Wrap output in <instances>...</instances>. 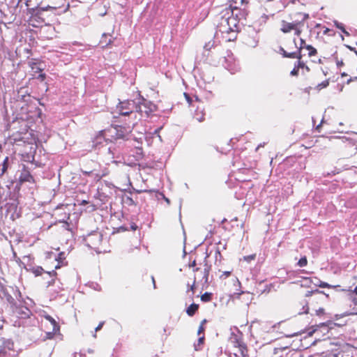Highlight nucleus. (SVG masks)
<instances>
[{"mask_svg": "<svg viewBox=\"0 0 357 357\" xmlns=\"http://www.w3.org/2000/svg\"><path fill=\"white\" fill-rule=\"evenodd\" d=\"M248 4L244 3L242 6L230 4L229 7L225 9V15L231 13V15L227 17H222L218 26V29L225 41L230 42L236 39L239 29V22L245 20L248 14Z\"/></svg>", "mask_w": 357, "mask_h": 357, "instance_id": "f257e3e1", "label": "nucleus"}, {"mask_svg": "<svg viewBox=\"0 0 357 357\" xmlns=\"http://www.w3.org/2000/svg\"><path fill=\"white\" fill-rule=\"evenodd\" d=\"M309 17L307 13H296L291 16L290 21L284 20L281 21L280 29L284 34L293 33L295 36L300 37Z\"/></svg>", "mask_w": 357, "mask_h": 357, "instance_id": "f03ea898", "label": "nucleus"}, {"mask_svg": "<svg viewBox=\"0 0 357 357\" xmlns=\"http://www.w3.org/2000/svg\"><path fill=\"white\" fill-rule=\"evenodd\" d=\"M305 297L308 298L306 301V306L304 311L306 314L309 313L310 309L312 310L320 306H324L330 298L329 294L319 289L308 291L305 294Z\"/></svg>", "mask_w": 357, "mask_h": 357, "instance_id": "7ed1b4c3", "label": "nucleus"}, {"mask_svg": "<svg viewBox=\"0 0 357 357\" xmlns=\"http://www.w3.org/2000/svg\"><path fill=\"white\" fill-rule=\"evenodd\" d=\"M108 139L110 142H114L118 139H128V136L131 133L130 126H123L120 125L112 126L106 129Z\"/></svg>", "mask_w": 357, "mask_h": 357, "instance_id": "20e7f679", "label": "nucleus"}, {"mask_svg": "<svg viewBox=\"0 0 357 357\" xmlns=\"http://www.w3.org/2000/svg\"><path fill=\"white\" fill-rule=\"evenodd\" d=\"M13 123H18L19 127H14V129L16 130V131L13 132L10 138L14 141V142L20 141L25 142V139H26L25 136L27 135L29 130V126L27 123L24 120L21 119L14 121Z\"/></svg>", "mask_w": 357, "mask_h": 357, "instance_id": "39448f33", "label": "nucleus"}, {"mask_svg": "<svg viewBox=\"0 0 357 357\" xmlns=\"http://www.w3.org/2000/svg\"><path fill=\"white\" fill-rule=\"evenodd\" d=\"M335 59L338 68L347 67L351 68L356 66V63L354 62V55L348 51L340 53L336 52Z\"/></svg>", "mask_w": 357, "mask_h": 357, "instance_id": "423d86ee", "label": "nucleus"}, {"mask_svg": "<svg viewBox=\"0 0 357 357\" xmlns=\"http://www.w3.org/2000/svg\"><path fill=\"white\" fill-rule=\"evenodd\" d=\"M102 241V235L99 231H94L84 238L85 244L90 248L99 251Z\"/></svg>", "mask_w": 357, "mask_h": 357, "instance_id": "0eeeda50", "label": "nucleus"}, {"mask_svg": "<svg viewBox=\"0 0 357 357\" xmlns=\"http://www.w3.org/2000/svg\"><path fill=\"white\" fill-rule=\"evenodd\" d=\"M136 102L132 100L121 101L116 107V112L123 116H128L135 111Z\"/></svg>", "mask_w": 357, "mask_h": 357, "instance_id": "6e6552de", "label": "nucleus"}, {"mask_svg": "<svg viewBox=\"0 0 357 357\" xmlns=\"http://www.w3.org/2000/svg\"><path fill=\"white\" fill-rule=\"evenodd\" d=\"M156 105L145 99H142L141 102H136L135 112L140 113L141 114H144L146 116H149L151 113L156 110Z\"/></svg>", "mask_w": 357, "mask_h": 357, "instance_id": "1a4fd4ad", "label": "nucleus"}, {"mask_svg": "<svg viewBox=\"0 0 357 357\" xmlns=\"http://www.w3.org/2000/svg\"><path fill=\"white\" fill-rule=\"evenodd\" d=\"M230 341L234 347L238 349V351L242 357L248 356V347L241 336L236 334H232L230 337Z\"/></svg>", "mask_w": 357, "mask_h": 357, "instance_id": "9d476101", "label": "nucleus"}, {"mask_svg": "<svg viewBox=\"0 0 357 357\" xmlns=\"http://www.w3.org/2000/svg\"><path fill=\"white\" fill-rule=\"evenodd\" d=\"M280 51L282 52V54L284 57L297 59L298 61L296 64L298 66L299 70H301V69L303 70H305L307 73L310 71V68L302 60V55L301 53H297L296 52L288 53L283 48H281Z\"/></svg>", "mask_w": 357, "mask_h": 357, "instance_id": "9b49d317", "label": "nucleus"}, {"mask_svg": "<svg viewBox=\"0 0 357 357\" xmlns=\"http://www.w3.org/2000/svg\"><path fill=\"white\" fill-rule=\"evenodd\" d=\"M211 271V265H208L207 263H205L204 265V268L202 269L200 268H195L193 269L194 272H199L200 275L197 276L198 282L206 284L208 280V275Z\"/></svg>", "mask_w": 357, "mask_h": 357, "instance_id": "f8f14e48", "label": "nucleus"}, {"mask_svg": "<svg viewBox=\"0 0 357 357\" xmlns=\"http://www.w3.org/2000/svg\"><path fill=\"white\" fill-rule=\"evenodd\" d=\"M341 149L346 153L352 155L355 154L357 150V146L355 142L352 139H344L342 140Z\"/></svg>", "mask_w": 357, "mask_h": 357, "instance_id": "ddd939ff", "label": "nucleus"}, {"mask_svg": "<svg viewBox=\"0 0 357 357\" xmlns=\"http://www.w3.org/2000/svg\"><path fill=\"white\" fill-rule=\"evenodd\" d=\"M25 182L35 183L36 181H35L34 178L33 177V176L31 174L28 168L25 165H23V168L21 171V173H20V175L19 177V183L20 184H22Z\"/></svg>", "mask_w": 357, "mask_h": 357, "instance_id": "4468645a", "label": "nucleus"}, {"mask_svg": "<svg viewBox=\"0 0 357 357\" xmlns=\"http://www.w3.org/2000/svg\"><path fill=\"white\" fill-rule=\"evenodd\" d=\"M297 353L287 348H275L271 357H297Z\"/></svg>", "mask_w": 357, "mask_h": 357, "instance_id": "2eb2a0df", "label": "nucleus"}, {"mask_svg": "<svg viewBox=\"0 0 357 357\" xmlns=\"http://www.w3.org/2000/svg\"><path fill=\"white\" fill-rule=\"evenodd\" d=\"M45 318L48 320L52 326V331L47 333V337L52 339L54 335L58 333L60 331V326L58 323L50 315H45Z\"/></svg>", "mask_w": 357, "mask_h": 357, "instance_id": "dca6fc26", "label": "nucleus"}, {"mask_svg": "<svg viewBox=\"0 0 357 357\" xmlns=\"http://www.w3.org/2000/svg\"><path fill=\"white\" fill-rule=\"evenodd\" d=\"M107 138L108 136L106 129L100 130L93 139V146L96 148L98 145L102 144L103 141H109Z\"/></svg>", "mask_w": 357, "mask_h": 357, "instance_id": "f3484780", "label": "nucleus"}, {"mask_svg": "<svg viewBox=\"0 0 357 357\" xmlns=\"http://www.w3.org/2000/svg\"><path fill=\"white\" fill-rule=\"evenodd\" d=\"M316 29H319L320 31L318 32V34L322 33L323 35H328L329 36H334L335 35V32L334 30L331 29L328 27H326L324 26H322L320 24H317L315 26Z\"/></svg>", "mask_w": 357, "mask_h": 357, "instance_id": "a211bd4d", "label": "nucleus"}, {"mask_svg": "<svg viewBox=\"0 0 357 357\" xmlns=\"http://www.w3.org/2000/svg\"><path fill=\"white\" fill-rule=\"evenodd\" d=\"M206 113L203 107H197V109L194 114V119L199 122H202L205 119Z\"/></svg>", "mask_w": 357, "mask_h": 357, "instance_id": "6ab92c4d", "label": "nucleus"}, {"mask_svg": "<svg viewBox=\"0 0 357 357\" xmlns=\"http://www.w3.org/2000/svg\"><path fill=\"white\" fill-rule=\"evenodd\" d=\"M102 46H107L113 43L112 36L110 33H104L100 41Z\"/></svg>", "mask_w": 357, "mask_h": 357, "instance_id": "aec40b11", "label": "nucleus"}, {"mask_svg": "<svg viewBox=\"0 0 357 357\" xmlns=\"http://www.w3.org/2000/svg\"><path fill=\"white\" fill-rule=\"evenodd\" d=\"M199 305L196 303L191 304L187 309H186V313L188 316L192 317L195 314V313L199 310Z\"/></svg>", "mask_w": 357, "mask_h": 357, "instance_id": "412c9836", "label": "nucleus"}, {"mask_svg": "<svg viewBox=\"0 0 357 357\" xmlns=\"http://www.w3.org/2000/svg\"><path fill=\"white\" fill-rule=\"evenodd\" d=\"M29 65L34 73H40L43 70V69L38 66V62L34 59L30 61L29 62Z\"/></svg>", "mask_w": 357, "mask_h": 357, "instance_id": "4be33fe9", "label": "nucleus"}, {"mask_svg": "<svg viewBox=\"0 0 357 357\" xmlns=\"http://www.w3.org/2000/svg\"><path fill=\"white\" fill-rule=\"evenodd\" d=\"M305 50L307 51V56L310 58L314 57V56L317 57V54H318L317 50L312 45H309L307 46H305Z\"/></svg>", "mask_w": 357, "mask_h": 357, "instance_id": "5701e85b", "label": "nucleus"}, {"mask_svg": "<svg viewBox=\"0 0 357 357\" xmlns=\"http://www.w3.org/2000/svg\"><path fill=\"white\" fill-rule=\"evenodd\" d=\"M8 302L10 304L11 307L13 308V311H15L17 313L20 314L19 312H17V307L16 306V303L15 299L10 295H8L6 298Z\"/></svg>", "mask_w": 357, "mask_h": 357, "instance_id": "b1692460", "label": "nucleus"}, {"mask_svg": "<svg viewBox=\"0 0 357 357\" xmlns=\"http://www.w3.org/2000/svg\"><path fill=\"white\" fill-rule=\"evenodd\" d=\"M312 310L315 312V315L318 317H323L326 314L325 309L324 308V306H320L317 308H314Z\"/></svg>", "mask_w": 357, "mask_h": 357, "instance_id": "393cba45", "label": "nucleus"}, {"mask_svg": "<svg viewBox=\"0 0 357 357\" xmlns=\"http://www.w3.org/2000/svg\"><path fill=\"white\" fill-rule=\"evenodd\" d=\"M56 8H57L56 6H48L46 8H39L38 9H37V10L36 12V15H42L43 13L48 9L56 10Z\"/></svg>", "mask_w": 357, "mask_h": 357, "instance_id": "a878e982", "label": "nucleus"}, {"mask_svg": "<svg viewBox=\"0 0 357 357\" xmlns=\"http://www.w3.org/2000/svg\"><path fill=\"white\" fill-rule=\"evenodd\" d=\"M334 24H335V26L340 29L344 34H346V36H349L350 34L345 30V28H344V25L341 23V22H339L337 21H335L334 22Z\"/></svg>", "mask_w": 357, "mask_h": 357, "instance_id": "bb28decb", "label": "nucleus"}, {"mask_svg": "<svg viewBox=\"0 0 357 357\" xmlns=\"http://www.w3.org/2000/svg\"><path fill=\"white\" fill-rule=\"evenodd\" d=\"M212 299V294L208 292H205L204 294L201 296V300L203 302H209Z\"/></svg>", "mask_w": 357, "mask_h": 357, "instance_id": "cd10ccee", "label": "nucleus"}, {"mask_svg": "<svg viewBox=\"0 0 357 357\" xmlns=\"http://www.w3.org/2000/svg\"><path fill=\"white\" fill-rule=\"evenodd\" d=\"M135 157L136 160H140L143 158V151L141 147L136 148V155Z\"/></svg>", "mask_w": 357, "mask_h": 357, "instance_id": "c85d7f7f", "label": "nucleus"}, {"mask_svg": "<svg viewBox=\"0 0 357 357\" xmlns=\"http://www.w3.org/2000/svg\"><path fill=\"white\" fill-rule=\"evenodd\" d=\"M199 282H198L197 280V278L196 275H195L194 277V280H193V282L192 284H188L189 289H188V291H191L192 294L195 293V286H196V284L197 283H199Z\"/></svg>", "mask_w": 357, "mask_h": 357, "instance_id": "c756f323", "label": "nucleus"}, {"mask_svg": "<svg viewBox=\"0 0 357 357\" xmlns=\"http://www.w3.org/2000/svg\"><path fill=\"white\" fill-rule=\"evenodd\" d=\"M47 273L52 278V280L49 282V285H52L55 282V279L57 276V273L55 271H52L47 272Z\"/></svg>", "mask_w": 357, "mask_h": 357, "instance_id": "7c9ffc66", "label": "nucleus"}, {"mask_svg": "<svg viewBox=\"0 0 357 357\" xmlns=\"http://www.w3.org/2000/svg\"><path fill=\"white\" fill-rule=\"evenodd\" d=\"M298 266L299 267H304V266H306L307 265V257L305 256L301 257L298 263H297Z\"/></svg>", "mask_w": 357, "mask_h": 357, "instance_id": "2f4dec72", "label": "nucleus"}, {"mask_svg": "<svg viewBox=\"0 0 357 357\" xmlns=\"http://www.w3.org/2000/svg\"><path fill=\"white\" fill-rule=\"evenodd\" d=\"M204 339H205L204 335H202V337H200L198 339L197 344H196L195 346V350L198 351V350H200L202 349V346L204 344Z\"/></svg>", "mask_w": 357, "mask_h": 357, "instance_id": "473e14b6", "label": "nucleus"}, {"mask_svg": "<svg viewBox=\"0 0 357 357\" xmlns=\"http://www.w3.org/2000/svg\"><path fill=\"white\" fill-rule=\"evenodd\" d=\"M44 272V270L42 267L40 266H38L35 268H33L32 269V273L36 275V276H39V275H41L42 273Z\"/></svg>", "mask_w": 357, "mask_h": 357, "instance_id": "72a5a7b5", "label": "nucleus"}, {"mask_svg": "<svg viewBox=\"0 0 357 357\" xmlns=\"http://www.w3.org/2000/svg\"><path fill=\"white\" fill-rule=\"evenodd\" d=\"M317 286L319 287H321V288H328V289H331V288H335L336 287V286H333L331 284H329L327 282H322L321 281L318 284Z\"/></svg>", "mask_w": 357, "mask_h": 357, "instance_id": "f704fd0d", "label": "nucleus"}, {"mask_svg": "<svg viewBox=\"0 0 357 357\" xmlns=\"http://www.w3.org/2000/svg\"><path fill=\"white\" fill-rule=\"evenodd\" d=\"M230 4L240 5L241 6H243L244 3H248L246 0H230Z\"/></svg>", "mask_w": 357, "mask_h": 357, "instance_id": "c9c22d12", "label": "nucleus"}, {"mask_svg": "<svg viewBox=\"0 0 357 357\" xmlns=\"http://www.w3.org/2000/svg\"><path fill=\"white\" fill-rule=\"evenodd\" d=\"M309 45L308 44H306L305 40L303 38L300 39V46L298 47V51L296 52L297 53H301V50H305V46Z\"/></svg>", "mask_w": 357, "mask_h": 357, "instance_id": "e433bc0d", "label": "nucleus"}, {"mask_svg": "<svg viewBox=\"0 0 357 357\" xmlns=\"http://www.w3.org/2000/svg\"><path fill=\"white\" fill-rule=\"evenodd\" d=\"M124 202L128 206H135L136 205L135 202L130 197H126Z\"/></svg>", "mask_w": 357, "mask_h": 357, "instance_id": "4c0bfd02", "label": "nucleus"}, {"mask_svg": "<svg viewBox=\"0 0 357 357\" xmlns=\"http://www.w3.org/2000/svg\"><path fill=\"white\" fill-rule=\"evenodd\" d=\"M108 174V171L107 169H104L102 173L100 174H96V178H98V180L101 179L102 177L107 176Z\"/></svg>", "mask_w": 357, "mask_h": 357, "instance_id": "58836bf2", "label": "nucleus"}, {"mask_svg": "<svg viewBox=\"0 0 357 357\" xmlns=\"http://www.w3.org/2000/svg\"><path fill=\"white\" fill-rule=\"evenodd\" d=\"M299 69L298 68V66H296V64L295 63L294 65V68H293V70L291 71L290 73V75H292V76H298V73H299Z\"/></svg>", "mask_w": 357, "mask_h": 357, "instance_id": "ea45409f", "label": "nucleus"}, {"mask_svg": "<svg viewBox=\"0 0 357 357\" xmlns=\"http://www.w3.org/2000/svg\"><path fill=\"white\" fill-rule=\"evenodd\" d=\"M213 46V42L209 41L204 45V49H206V50H210Z\"/></svg>", "mask_w": 357, "mask_h": 357, "instance_id": "a19ab883", "label": "nucleus"}, {"mask_svg": "<svg viewBox=\"0 0 357 357\" xmlns=\"http://www.w3.org/2000/svg\"><path fill=\"white\" fill-rule=\"evenodd\" d=\"M8 165H3L2 164V169H1V172L0 173V176H2L3 175L4 173H6V172L7 171L8 169Z\"/></svg>", "mask_w": 357, "mask_h": 357, "instance_id": "79ce46f5", "label": "nucleus"}, {"mask_svg": "<svg viewBox=\"0 0 357 357\" xmlns=\"http://www.w3.org/2000/svg\"><path fill=\"white\" fill-rule=\"evenodd\" d=\"M231 271H225L222 273V274L220 275V278H228L231 275Z\"/></svg>", "mask_w": 357, "mask_h": 357, "instance_id": "37998d69", "label": "nucleus"}, {"mask_svg": "<svg viewBox=\"0 0 357 357\" xmlns=\"http://www.w3.org/2000/svg\"><path fill=\"white\" fill-rule=\"evenodd\" d=\"M184 96H185V100H187V102L190 105L192 103V98L190 96V95L188 93H184Z\"/></svg>", "mask_w": 357, "mask_h": 357, "instance_id": "c03bdc74", "label": "nucleus"}, {"mask_svg": "<svg viewBox=\"0 0 357 357\" xmlns=\"http://www.w3.org/2000/svg\"><path fill=\"white\" fill-rule=\"evenodd\" d=\"M204 331H205L204 326L199 325V328H198V331H197L198 335H199L201 333H203L204 332Z\"/></svg>", "mask_w": 357, "mask_h": 357, "instance_id": "a18cd8bd", "label": "nucleus"}, {"mask_svg": "<svg viewBox=\"0 0 357 357\" xmlns=\"http://www.w3.org/2000/svg\"><path fill=\"white\" fill-rule=\"evenodd\" d=\"M104 324H105L104 321L100 322L99 324L98 325V326L95 328V331L97 332V331L101 330V328H102Z\"/></svg>", "mask_w": 357, "mask_h": 357, "instance_id": "49530a36", "label": "nucleus"}, {"mask_svg": "<svg viewBox=\"0 0 357 357\" xmlns=\"http://www.w3.org/2000/svg\"><path fill=\"white\" fill-rule=\"evenodd\" d=\"M0 357H8L6 351L0 352Z\"/></svg>", "mask_w": 357, "mask_h": 357, "instance_id": "de8ad7c7", "label": "nucleus"}, {"mask_svg": "<svg viewBox=\"0 0 357 357\" xmlns=\"http://www.w3.org/2000/svg\"><path fill=\"white\" fill-rule=\"evenodd\" d=\"M8 161H9L8 157H6L5 159L3 160V165H8Z\"/></svg>", "mask_w": 357, "mask_h": 357, "instance_id": "09e8293b", "label": "nucleus"}, {"mask_svg": "<svg viewBox=\"0 0 357 357\" xmlns=\"http://www.w3.org/2000/svg\"><path fill=\"white\" fill-rule=\"evenodd\" d=\"M196 264H196V261H195V260H194V261H192L190 264V267H192V268H194V267H195V266H196Z\"/></svg>", "mask_w": 357, "mask_h": 357, "instance_id": "8fccbe9b", "label": "nucleus"}, {"mask_svg": "<svg viewBox=\"0 0 357 357\" xmlns=\"http://www.w3.org/2000/svg\"><path fill=\"white\" fill-rule=\"evenodd\" d=\"M38 77H40L42 80H44L45 78V75L40 73Z\"/></svg>", "mask_w": 357, "mask_h": 357, "instance_id": "3c124183", "label": "nucleus"}, {"mask_svg": "<svg viewBox=\"0 0 357 357\" xmlns=\"http://www.w3.org/2000/svg\"><path fill=\"white\" fill-rule=\"evenodd\" d=\"M255 257H256L255 255H252L248 256L247 258L249 259H255Z\"/></svg>", "mask_w": 357, "mask_h": 357, "instance_id": "603ef678", "label": "nucleus"}, {"mask_svg": "<svg viewBox=\"0 0 357 357\" xmlns=\"http://www.w3.org/2000/svg\"><path fill=\"white\" fill-rule=\"evenodd\" d=\"M84 174L85 175L89 176V175H91V174H93V171H91V172H84Z\"/></svg>", "mask_w": 357, "mask_h": 357, "instance_id": "864d4df0", "label": "nucleus"}, {"mask_svg": "<svg viewBox=\"0 0 357 357\" xmlns=\"http://www.w3.org/2000/svg\"><path fill=\"white\" fill-rule=\"evenodd\" d=\"M151 280H152V282L153 284V287L155 288V282L154 278L153 276L151 277Z\"/></svg>", "mask_w": 357, "mask_h": 357, "instance_id": "5fc2aeb1", "label": "nucleus"}, {"mask_svg": "<svg viewBox=\"0 0 357 357\" xmlns=\"http://www.w3.org/2000/svg\"><path fill=\"white\" fill-rule=\"evenodd\" d=\"M206 322H207L206 319H203V320L201 321L200 325L204 326V324H205Z\"/></svg>", "mask_w": 357, "mask_h": 357, "instance_id": "6e6d98bb", "label": "nucleus"}, {"mask_svg": "<svg viewBox=\"0 0 357 357\" xmlns=\"http://www.w3.org/2000/svg\"><path fill=\"white\" fill-rule=\"evenodd\" d=\"M86 204H88V202L86 200H83L81 203V205H86Z\"/></svg>", "mask_w": 357, "mask_h": 357, "instance_id": "4d7b16f0", "label": "nucleus"}, {"mask_svg": "<svg viewBox=\"0 0 357 357\" xmlns=\"http://www.w3.org/2000/svg\"><path fill=\"white\" fill-rule=\"evenodd\" d=\"M328 82L326 83H322L321 85H322V87H326L327 85H328Z\"/></svg>", "mask_w": 357, "mask_h": 357, "instance_id": "13d9d810", "label": "nucleus"}, {"mask_svg": "<svg viewBox=\"0 0 357 357\" xmlns=\"http://www.w3.org/2000/svg\"><path fill=\"white\" fill-rule=\"evenodd\" d=\"M347 75H347V73H344H344H342V77H346V76H347Z\"/></svg>", "mask_w": 357, "mask_h": 357, "instance_id": "bf43d9fd", "label": "nucleus"}, {"mask_svg": "<svg viewBox=\"0 0 357 357\" xmlns=\"http://www.w3.org/2000/svg\"><path fill=\"white\" fill-rule=\"evenodd\" d=\"M354 292L357 295V286L354 288Z\"/></svg>", "mask_w": 357, "mask_h": 357, "instance_id": "052dcab7", "label": "nucleus"}, {"mask_svg": "<svg viewBox=\"0 0 357 357\" xmlns=\"http://www.w3.org/2000/svg\"><path fill=\"white\" fill-rule=\"evenodd\" d=\"M59 268H60V265L58 264L56 266H55V268L57 269Z\"/></svg>", "mask_w": 357, "mask_h": 357, "instance_id": "680f3d73", "label": "nucleus"}, {"mask_svg": "<svg viewBox=\"0 0 357 357\" xmlns=\"http://www.w3.org/2000/svg\"><path fill=\"white\" fill-rule=\"evenodd\" d=\"M1 150H2V145H1V144L0 143V151H1Z\"/></svg>", "mask_w": 357, "mask_h": 357, "instance_id": "e2e57ef3", "label": "nucleus"}, {"mask_svg": "<svg viewBox=\"0 0 357 357\" xmlns=\"http://www.w3.org/2000/svg\"><path fill=\"white\" fill-rule=\"evenodd\" d=\"M319 127H320V125L317 126L316 129L318 130L319 128Z\"/></svg>", "mask_w": 357, "mask_h": 357, "instance_id": "0e129e2a", "label": "nucleus"}]
</instances>
